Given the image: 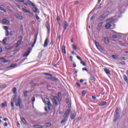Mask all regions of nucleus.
Listing matches in <instances>:
<instances>
[{
  "mask_svg": "<svg viewBox=\"0 0 128 128\" xmlns=\"http://www.w3.org/2000/svg\"><path fill=\"white\" fill-rule=\"evenodd\" d=\"M70 110L68 109L66 110V112L64 115V119L61 121V124H64V122H66L68 118V116H70Z\"/></svg>",
  "mask_w": 128,
  "mask_h": 128,
  "instance_id": "nucleus-1",
  "label": "nucleus"
},
{
  "mask_svg": "<svg viewBox=\"0 0 128 128\" xmlns=\"http://www.w3.org/2000/svg\"><path fill=\"white\" fill-rule=\"evenodd\" d=\"M15 100V104L16 106H19L20 108H22V99H20V98H18V99L14 100Z\"/></svg>",
  "mask_w": 128,
  "mask_h": 128,
  "instance_id": "nucleus-2",
  "label": "nucleus"
},
{
  "mask_svg": "<svg viewBox=\"0 0 128 128\" xmlns=\"http://www.w3.org/2000/svg\"><path fill=\"white\" fill-rule=\"evenodd\" d=\"M106 22L108 24H106L105 26V28H106L107 30H108V28H110V27L112 26V25L110 24H112V22H114V18H110L109 20H106Z\"/></svg>",
  "mask_w": 128,
  "mask_h": 128,
  "instance_id": "nucleus-3",
  "label": "nucleus"
},
{
  "mask_svg": "<svg viewBox=\"0 0 128 128\" xmlns=\"http://www.w3.org/2000/svg\"><path fill=\"white\" fill-rule=\"evenodd\" d=\"M44 74H45V76H47L49 80H54V82H58V78L52 76V74L48 73H45Z\"/></svg>",
  "mask_w": 128,
  "mask_h": 128,
  "instance_id": "nucleus-4",
  "label": "nucleus"
},
{
  "mask_svg": "<svg viewBox=\"0 0 128 128\" xmlns=\"http://www.w3.org/2000/svg\"><path fill=\"white\" fill-rule=\"evenodd\" d=\"M68 26H68V22H66V21H64V22H63L64 30H63L62 32H64L66 31L68 32Z\"/></svg>",
  "mask_w": 128,
  "mask_h": 128,
  "instance_id": "nucleus-5",
  "label": "nucleus"
},
{
  "mask_svg": "<svg viewBox=\"0 0 128 128\" xmlns=\"http://www.w3.org/2000/svg\"><path fill=\"white\" fill-rule=\"evenodd\" d=\"M15 100H16V95H15L14 98L11 99V106L12 108V110H14V104Z\"/></svg>",
  "mask_w": 128,
  "mask_h": 128,
  "instance_id": "nucleus-6",
  "label": "nucleus"
},
{
  "mask_svg": "<svg viewBox=\"0 0 128 128\" xmlns=\"http://www.w3.org/2000/svg\"><path fill=\"white\" fill-rule=\"evenodd\" d=\"M54 104L55 106H58V104H60V99H58V97L54 96Z\"/></svg>",
  "mask_w": 128,
  "mask_h": 128,
  "instance_id": "nucleus-7",
  "label": "nucleus"
},
{
  "mask_svg": "<svg viewBox=\"0 0 128 128\" xmlns=\"http://www.w3.org/2000/svg\"><path fill=\"white\" fill-rule=\"evenodd\" d=\"M76 114V110H72V111L71 112V115H70L71 120H74Z\"/></svg>",
  "mask_w": 128,
  "mask_h": 128,
  "instance_id": "nucleus-8",
  "label": "nucleus"
},
{
  "mask_svg": "<svg viewBox=\"0 0 128 128\" xmlns=\"http://www.w3.org/2000/svg\"><path fill=\"white\" fill-rule=\"evenodd\" d=\"M94 44L98 50H100V52H102V48L100 46V43H98V42L96 41H94Z\"/></svg>",
  "mask_w": 128,
  "mask_h": 128,
  "instance_id": "nucleus-9",
  "label": "nucleus"
},
{
  "mask_svg": "<svg viewBox=\"0 0 128 128\" xmlns=\"http://www.w3.org/2000/svg\"><path fill=\"white\" fill-rule=\"evenodd\" d=\"M32 10L34 12L35 14H40V11L38 10V8H36V5L33 6Z\"/></svg>",
  "mask_w": 128,
  "mask_h": 128,
  "instance_id": "nucleus-10",
  "label": "nucleus"
},
{
  "mask_svg": "<svg viewBox=\"0 0 128 128\" xmlns=\"http://www.w3.org/2000/svg\"><path fill=\"white\" fill-rule=\"evenodd\" d=\"M32 48H29L28 49V50L27 52H26L23 55V56H28L30 54V52H32Z\"/></svg>",
  "mask_w": 128,
  "mask_h": 128,
  "instance_id": "nucleus-11",
  "label": "nucleus"
},
{
  "mask_svg": "<svg viewBox=\"0 0 128 128\" xmlns=\"http://www.w3.org/2000/svg\"><path fill=\"white\" fill-rule=\"evenodd\" d=\"M43 102L46 104H48L50 102V99H48V98L45 97L43 100Z\"/></svg>",
  "mask_w": 128,
  "mask_h": 128,
  "instance_id": "nucleus-12",
  "label": "nucleus"
},
{
  "mask_svg": "<svg viewBox=\"0 0 128 128\" xmlns=\"http://www.w3.org/2000/svg\"><path fill=\"white\" fill-rule=\"evenodd\" d=\"M47 106L48 107V110H52V108H54V106L52 105V104L50 102V103H48V104H47Z\"/></svg>",
  "mask_w": 128,
  "mask_h": 128,
  "instance_id": "nucleus-13",
  "label": "nucleus"
},
{
  "mask_svg": "<svg viewBox=\"0 0 128 128\" xmlns=\"http://www.w3.org/2000/svg\"><path fill=\"white\" fill-rule=\"evenodd\" d=\"M0 62H4V64H6V62H8L10 60H6L4 58H0Z\"/></svg>",
  "mask_w": 128,
  "mask_h": 128,
  "instance_id": "nucleus-14",
  "label": "nucleus"
},
{
  "mask_svg": "<svg viewBox=\"0 0 128 128\" xmlns=\"http://www.w3.org/2000/svg\"><path fill=\"white\" fill-rule=\"evenodd\" d=\"M36 40H38V35H36L34 38V43L32 45V48H34V44H36Z\"/></svg>",
  "mask_w": 128,
  "mask_h": 128,
  "instance_id": "nucleus-15",
  "label": "nucleus"
},
{
  "mask_svg": "<svg viewBox=\"0 0 128 128\" xmlns=\"http://www.w3.org/2000/svg\"><path fill=\"white\" fill-rule=\"evenodd\" d=\"M22 40L20 39L18 40L16 44V48H18L19 46H20V44H22Z\"/></svg>",
  "mask_w": 128,
  "mask_h": 128,
  "instance_id": "nucleus-16",
  "label": "nucleus"
},
{
  "mask_svg": "<svg viewBox=\"0 0 128 128\" xmlns=\"http://www.w3.org/2000/svg\"><path fill=\"white\" fill-rule=\"evenodd\" d=\"M2 22H4V24H10V21H8V20L6 19H3L2 20Z\"/></svg>",
  "mask_w": 128,
  "mask_h": 128,
  "instance_id": "nucleus-17",
  "label": "nucleus"
},
{
  "mask_svg": "<svg viewBox=\"0 0 128 128\" xmlns=\"http://www.w3.org/2000/svg\"><path fill=\"white\" fill-rule=\"evenodd\" d=\"M48 39L46 38L44 42V48H46V46H48Z\"/></svg>",
  "mask_w": 128,
  "mask_h": 128,
  "instance_id": "nucleus-18",
  "label": "nucleus"
},
{
  "mask_svg": "<svg viewBox=\"0 0 128 128\" xmlns=\"http://www.w3.org/2000/svg\"><path fill=\"white\" fill-rule=\"evenodd\" d=\"M16 18H18V20H22L23 18H22V16L21 14H17L16 16Z\"/></svg>",
  "mask_w": 128,
  "mask_h": 128,
  "instance_id": "nucleus-19",
  "label": "nucleus"
},
{
  "mask_svg": "<svg viewBox=\"0 0 128 128\" xmlns=\"http://www.w3.org/2000/svg\"><path fill=\"white\" fill-rule=\"evenodd\" d=\"M104 70L106 74H110V71L108 69L104 68Z\"/></svg>",
  "mask_w": 128,
  "mask_h": 128,
  "instance_id": "nucleus-20",
  "label": "nucleus"
},
{
  "mask_svg": "<svg viewBox=\"0 0 128 128\" xmlns=\"http://www.w3.org/2000/svg\"><path fill=\"white\" fill-rule=\"evenodd\" d=\"M20 120L24 124H28V122H26V119H24V118H21Z\"/></svg>",
  "mask_w": 128,
  "mask_h": 128,
  "instance_id": "nucleus-21",
  "label": "nucleus"
},
{
  "mask_svg": "<svg viewBox=\"0 0 128 128\" xmlns=\"http://www.w3.org/2000/svg\"><path fill=\"white\" fill-rule=\"evenodd\" d=\"M103 24L104 23L102 22H101L98 24V30H100V28H102V26Z\"/></svg>",
  "mask_w": 128,
  "mask_h": 128,
  "instance_id": "nucleus-22",
  "label": "nucleus"
},
{
  "mask_svg": "<svg viewBox=\"0 0 128 128\" xmlns=\"http://www.w3.org/2000/svg\"><path fill=\"white\" fill-rule=\"evenodd\" d=\"M22 12H26L27 14H30V10L24 8H22Z\"/></svg>",
  "mask_w": 128,
  "mask_h": 128,
  "instance_id": "nucleus-23",
  "label": "nucleus"
},
{
  "mask_svg": "<svg viewBox=\"0 0 128 128\" xmlns=\"http://www.w3.org/2000/svg\"><path fill=\"white\" fill-rule=\"evenodd\" d=\"M104 42L106 44H108L110 42L108 41V37H104Z\"/></svg>",
  "mask_w": 128,
  "mask_h": 128,
  "instance_id": "nucleus-24",
  "label": "nucleus"
},
{
  "mask_svg": "<svg viewBox=\"0 0 128 128\" xmlns=\"http://www.w3.org/2000/svg\"><path fill=\"white\" fill-rule=\"evenodd\" d=\"M2 108H6V106H8V104L6 103V102L2 103Z\"/></svg>",
  "mask_w": 128,
  "mask_h": 128,
  "instance_id": "nucleus-25",
  "label": "nucleus"
},
{
  "mask_svg": "<svg viewBox=\"0 0 128 128\" xmlns=\"http://www.w3.org/2000/svg\"><path fill=\"white\" fill-rule=\"evenodd\" d=\"M123 78H124V80H125L126 82H127V84H128V76H126V75H124Z\"/></svg>",
  "mask_w": 128,
  "mask_h": 128,
  "instance_id": "nucleus-26",
  "label": "nucleus"
},
{
  "mask_svg": "<svg viewBox=\"0 0 128 128\" xmlns=\"http://www.w3.org/2000/svg\"><path fill=\"white\" fill-rule=\"evenodd\" d=\"M108 14H110V12L106 11V12L103 14V16H105V18H106V16H108Z\"/></svg>",
  "mask_w": 128,
  "mask_h": 128,
  "instance_id": "nucleus-27",
  "label": "nucleus"
},
{
  "mask_svg": "<svg viewBox=\"0 0 128 128\" xmlns=\"http://www.w3.org/2000/svg\"><path fill=\"white\" fill-rule=\"evenodd\" d=\"M62 52L63 54H66V48L64 47V45L62 46Z\"/></svg>",
  "mask_w": 128,
  "mask_h": 128,
  "instance_id": "nucleus-28",
  "label": "nucleus"
},
{
  "mask_svg": "<svg viewBox=\"0 0 128 128\" xmlns=\"http://www.w3.org/2000/svg\"><path fill=\"white\" fill-rule=\"evenodd\" d=\"M33 126L34 128H43L42 126H40V125H34Z\"/></svg>",
  "mask_w": 128,
  "mask_h": 128,
  "instance_id": "nucleus-29",
  "label": "nucleus"
},
{
  "mask_svg": "<svg viewBox=\"0 0 128 128\" xmlns=\"http://www.w3.org/2000/svg\"><path fill=\"white\" fill-rule=\"evenodd\" d=\"M106 102H101L99 106H106Z\"/></svg>",
  "mask_w": 128,
  "mask_h": 128,
  "instance_id": "nucleus-30",
  "label": "nucleus"
},
{
  "mask_svg": "<svg viewBox=\"0 0 128 128\" xmlns=\"http://www.w3.org/2000/svg\"><path fill=\"white\" fill-rule=\"evenodd\" d=\"M104 18H106V16H104L102 14L100 18V20H104Z\"/></svg>",
  "mask_w": 128,
  "mask_h": 128,
  "instance_id": "nucleus-31",
  "label": "nucleus"
},
{
  "mask_svg": "<svg viewBox=\"0 0 128 128\" xmlns=\"http://www.w3.org/2000/svg\"><path fill=\"white\" fill-rule=\"evenodd\" d=\"M81 64H82L84 66H86V62L82 61V60L80 61Z\"/></svg>",
  "mask_w": 128,
  "mask_h": 128,
  "instance_id": "nucleus-32",
  "label": "nucleus"
},
{
  "mask_svg": "<svg viewBox=\"0 0 128 128\" xmlns=\"http://www.w3.org/2000/svg\"><path fill=\"white\" fill-rule=\"evenodd\" d=\"M28 4H30V6H34V3H32L30 0H28Z\"/></svg>",
  "mask_w": 128,
  "mask_h": 128,
  "instance_id": "nucleus-33",
  "label": "nucleus"
},
{
  "mask_svg": "<svg viewBox=\"0 0 128 128\" xmlns=\"http://www.w3.org/2000/svg\"><path fill=\"white\" fill-rule=\"evenodd\" d=\"M46 28L48 30V32H50V24H46Z\"/></svg>",
  "mask_w": 128,
  "mask_h": 128,
  "instance_id": "nucleus-34",
  "label": "nucleus"
},
{
  "mask_svg": "<svg viewBox=\"0 0 128 128\" xmlns=\"http://www.w3.org/2000/svg\"><path fill=\"white\" fill-rule=\"evenodd\" d=\"M6 40H8V38L5 37L3 40V44H6Z\"/></svg>",
  "mask_w": 128,
  "mask_h": 128,
  "instance_id": "nucleus-35",
  "label": "nucleus"
},
{
  "mask_svg": "<svg viewBox=\"0 0 128 128\" xmlns=\"http://www.w3.org/2000/svg\"><path fill=\"white\" fill-rule=\"evenodd\" d=\"M52 126V123L50 122H47L45 124V126L48 128V126Z\"/></svg>",
  "mask_w": 128,
  "mask_h": 128,
  "instance_id": "nucleus-36",
  "label": "nucleus"
},
{
  "mask_svg": "<svg viewBox=\"0 0 128 128\" xmlns=\"http://www.w3.org/2000/svg\"><path fill=\"white\" fill-rule=\"evenodd\" d=\"M116 113L117 114H118L120 113V108H116Z\"/></svg>",
  "mask_w": 128,
  "mask_h": 128,
  "instance_id": "nucleus-37",
  "label": "nucleus"
},
{
  "mask_svg": "<svg viewBox=\"0 0 128 128\" xmlns=\"http://www.w3.org/2000/svg\"><path fill=\"white\" fill-rule=\"evenodd\" d=\"M72 48L74 50H76V44L72 45Z\"/></svg>",
  "mask_w": 128,
  "mask_h": 128,
  "instance_id": "nucleus-38",
  "label": "nucleus"
},
{
  "mask_svg": "<svg viewBox=\"0 0 128 128\" xmlns=\"http://www.w3.org/2000/svg\"><path fill=\"white\" fill-rule=\"evenodd\" d=\"M6 88V85L4 84L0 86V88Z\"/></svg>",
  "mask_w": 128,
  "mask_h": 128,
  "instance_id": "nucleus-39",
  "label": "nucleus"
},
{
  "mask_svg": "<svg viewBox=\"0 0 128 128\" xmlns=\"http://www.w3.org/2000/svg\"><path fill=\"white\" fill-rule=\"evenodd\" d=\"M0 10H2V12H6V11L4 8L2 7H0Z\"/></svg>",
  "mask_w": 128,
  "mask_h": 128,
  "instance_id": "nucleus-40",
  "label": "nucleus"
},
{
  "mask_svg": "<svg viewBox=\"0 0 128 128\" xmlns=\"http://www.w3.org/2000/svg\"><path fill=\"white\" fill-rule=\"evenodd\" d=\"M116 36L117 38H122V36H120V34H116Z\"/></svg>",
  "mask_w": 128,
  "mask_h": 128,
  "instance_id": "nucleus-41",
  "label": "nucleus"
},
{
  "mask_svg": "<svg viewBox=\"0 0 128 128\" xmlns=\"http://www.w3.org/2000/svg\"><path fill=\"white\" fill-rule=\"evenodd\" d=\"M12 92L14 94H16V88H13Z\"/></svg>",
  "mask_w": 128,
  "mask_h": 128,
  "instance_id": "nucleus-42",
  "label": "nucleus"
},
{
  "mask_svg": "<svg viewBox=\"0 0 128 128\" xmlns=\"http://www.w3.org/2000/svg\"><path fill=\"white\" fill-rule=\"evenodd\" d=\"M82 96H86V90H83L82 92Z\"/></svg>",
  "mask_w": 128,
  "mask_h": 128,
  "instance_id": "nucleus-43",
  "label": "nucleus"
},
{
  "mask_svg": "<svg viewBox=\"0 0 128 128\" xmlns=\"http://www.w3.org/2000/svg\"><path fill=\"white\" fill-rule=\"evenodd\" d=\"M28 91L24 92V96H28Z\"/></svg>",
  "mask_w": 128,
  "mask_h": 128,
  "instance_id": "nucleus-44",
  "label": "nucleus"
},
{
  "mask_svg": "<svg viewBox=\"0 0 128 128\" xmlns=\"http://www.w3.org/2000/svg\"><path fill=\"white\" fill-rule=\"evenodd\" d=\"M3 28H4L6 31L8 30V26H4Z\"/></svg>",
  "mask_w": 128,
  "mask_h": 128,
  "instance_id": "nucleus-45",
  "label": "nucleus"
},
{
  "mask_svg": "<svg viewBox=\"0 0 128 128\" xmlns=\"http://www.w3.org/2000/svg\"><path fill=\"white\" fill-rule=\"evenodd\" d=\"M38 14H36V18L37 20H40V17H38Z\"/></svg>",
  "mask_w": 128,
  "mask_h": 128,
  "instance_id": "nucleus-46",
  "label": "nucleus"
},
{
  "mask_svg": "<svg viewBox=\"0 0 128 128\" xmlns=\"http://www.w3.org/2000/svg\"><path fill=\"white\" fill-rule=\"evenodd\" d=\"M60 38H62L60 35H58V36H57L56 40H60Z\"/></svg>",
  "mask_w": 128,
  "mask_h": 128,
  "instance_id": "nucleus-47",
  "label": "nucleus"
},
{
  "mask_svg": "<svg viewBox=\"0 0 128 128\" xmlns=\"http://www.w3.org/2000/svg\"><path fill=\"white\" fill-rule=\"evenodd\" d=\"M112 58H114V60H116V58H118V56H116L114 55V54H113L112 56Z\"/></svg>",
  "mask_w": 128,
  "mask_h": 128,
  "instance_id": "nucleus-48",
  "label": "nucleus"
},
{
  "mask_svg": "<svg viewBox=\"0 0 128 128\" xmlns=\"http://www.w3.org/2000/svg\"><path fill=\"white\" fill-rule=\"evenodd\" d=\"M118 120V118L116 116H114V122H116V120Z\"/></svg>",
  "mask_w": 128,
  "mask_h": 128,
  "instance_id": "nucleus-49",
  "label": "nucleus"
},
{
  "mask_svg": "<svg viewBox=\"0 0 128 128\" xmlns=\"http://www.w3.org/2000/svg\"><path fill=\"white\" fill-rule=\"evenodd\" d=\"M112 38H117L116 34H115L112 35Z\"/></svg>",
  "mask_w": 128,
  "mask_h": 128,
  "instance_id": "nucleus-50",
  "label": "nucleus"
},
{
  "mask_svg": "<svg viewBox=\"0 0 128 128\" xmlns=\"http://www.w3.org/2000/svg\"><path fill=\"white\" fill-rule=\"evenodd\" d=\"M90 78L92 80H95L94 76H91Z\"/></svg>",
  "mask_w": 128,
  "mask_h": 128,
  "instance_id": "nucleus-51",
  "label": "nucleus"
},
{
  "mask_svg": "<svg viewBox=\"0 0 128 128\" xmlns=\"http://www.w3.org/2000/svg\"><path fill=\"white\" fill-rule=\"evenodd\" d=\"M32 102H36V98H34V96L32 97Z\"/></svg>",
  "mask_w": 128,
  "mask_h": 128,
  "instance_id": "nucleus-52",
  "label": "nucleus"
},
{
  "mask_svg": "<svg viewBox=\"0 0 128 128\" xmlns=\"http://www.w3.org/2000/svg\"><path fill=\"white\" fill-rule=\"evenodd\" d=\"M16 64H12L10 66V68H14V66H16Z\"/></svg>",
  "mask_w": 128,
  "mask_h": 128,
  "instance_id": "nucleus-53",
  "label": "nucleus"
},
{
  "mask_svg": "<svg viewBox=\"0 0 128 128\" xmlns=\"http://www.w3.org/2000/svg\"><path fill=\"white\" fill-rule=\"evenodd\" d=\"M6 36H8V30L6 31Z\"/></svg>",
  "mask_w": 128,
  "mask_h": 128,
  "instance_id": "nucleus-54",
  "label": "nucleus"
},
{
  "mask_svg": "<svg viewBox=\"0 0 128 128\" xmlns=\"http://www.w3.org/2000/svg\"><path fill=\"white\" fill-rule=\"evenodd\" d=\"M76 58L78 60H80V62L82 60L80 56H77Z\"/></svg>",
  "mask_w": 128,
  "mask_h": 128,
  "instance_id": "nucleus-55",
  "label": "nucleus"
},
{
  "mask_svg": "<svg viewBox=\"0 0 128 128\" xmlns=\"http://www.w3.org/2000/svg\"><path fill=\"white\" fill-rule=\"evenodd\" d=\"M92 100H96V97L94 96H92Z\"/></svg>",
  "mask_w": 128,
  "mask_h": 128,
  "instance_id": "nucleus-56",
  "label": "nucleus"
},
{
  "mask_svg": "<svg viewBox=\"0 0 128 128\" xmlns=\"http://www.w3.org/2000/svg\"><path fill=\"white\" fill-rule=\"evenodd\" d=\"M18 1H19L20 2H22V3L24 2V0H18Z\"/></svg>",
  "mask_w": 128,
  "mask_h": 128,
  "instance_id": "nucleus-57",
  "label": "nucleus"
},
{
  "mask_svg": "<svg viewBox=\"0 0 128 128\" xmlns=\"http://www.w3.org/2000/svg\"><path fill=\"white\" fill-rule=\"evenodd\" d=\"M76 86L78 88H80V83H76Z\"/></svg>",
  "mask_w": 128,
  "mask_h": 128,
  "instance_id": "nucleus-58",
  "label": "nucleus"
},
{
  "mask_svg": "<svg viewBox=\"0 0 128 128\" xmlns=\"http://www.w3.org/2000/svg\"><path fill=\"white\" fill-rule=\"evenodd\" d=\"M82 70H86V72H88V69H86V68H82Z\"/></svg>",
  "mask_w": 128,
  "mask_h": 128,
  "instance_id": "nucleus-59",
  "label": "nucleus"
},
{
  "mask_svg": "<svg viewBox=\"0 0 128 128\" xmlns=\"http://www.w3.org/2000/svg\"><path fill=\"white\" fill-rule=\"evenodd\" d=\"M94 18V16H92L90 18V20H92Z\"/></svg>",
  "mask_w": 128,
  "mask_h": 128,
  "instance_id": "nucleus-60",
  "label": "nucleus"
},
{
  "mask_svg": "<svg viewBox=\"0 0 128 128\" xmlns=\"http://www.w3.org/2000/svg\"><path fill=\"white\" fill-rule=\"evenodd\" d=\"M125 62L124 61H122L121 62H120V64H124Z\"/></svg>",
  "mask_w": 128,
  "mask_h": 128,
  "instance_id": "nucleus-61",
  "label": "nucleus"
},
{
  "mask_svg": "<svg viewBox=\"0 0 128 128\" xmlns=\"http://www.w3.org/2000/svg\"><path fill=\"white\" fill-rule=\"evenodd\" d=\"M8 124L6 122H5L4 124V126H8Z\"/></svg>",
  "mask_w": 128,
  "mask_h": 128,
  "instance_id": "nucleus-62",
  "label": "nucleus"
},
{
  "mask_svg": "<svg viewBox=\"0 0 128 128\" xmlns=\"http://www.w3.org/2000/svg\"><path fill=\"white\" fill-rule=\"evenodd\" d=\"M4 122H6V120H8V118H4Z\"/></svg>",
  "mask_w": 128,
  "mask_h": 128,
  "instance_id": "nucleus-63",
  "label": "nucleus"
},
{
  "mask_svg": "<svg viewBox=\"0 0 128 128\" xmlns=\"http://www.w3.org/2000/svg\"><path fill=\"white\" fill-rule=\"evenodd\" d=\"M70 59L71 60H72V56H70Z\"/></svg>",
  "mask_w": 128,
  "mask_h": 128,
  "instance_id": "nucleus-64",
  "label": "nucleus"
}]
</instances>
